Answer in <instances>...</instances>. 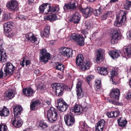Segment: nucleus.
Listing matches in <instances>:
<instances>
[{
	"label": "nucleus",
	"instance_id": "nucleus-44",
	"mask_svg": "<svg viewBox=\"0 0 131 131\" xmlns=\"http://www.w3.org/2000/svg\"><path fill=\"white\" fill-rule=\"evenodd\" d=\"M50 32L48 31L44 30L42 32V34L43 36L46 37H47L49 36Z\"/></svg>",
	"mask_w": 131,
	"mask_h": 131
},
{
	"label": "nucleus",
	"instance_id": "nucleus-38",
	"mask_svg": "<svg viewBox=\"0 0 131 131\" xmlns=\"http://www.w3.org/2000/svg\"><path fill=\"white\" fill-rule=\"evenodd\" d=\"M85 26L87 29H90L92 26V24L91 21L87 20L85 21Z\"/></svg>",
	"mask_w": 131,
	"mask_h": 131
},
{
	"label": "nucleus",
	"instance_id": "nucleus-35",
	"mask_svg": "<svg viewBox=\"0 0 131 131\" xmlns=\"http://www.w3.org/2000/svg\"><path fill=\"white\" fill-rule=\"evenodd\" d=\"M124 5L125 9L128 10L131 7V2L126 0L124 2Z\"/></svg>",
	"mask_w": 131,
	"mask_h": 131
},
{
	"label": "nucleus",
	"instance_id": "nucleus-8",
	"mask_svg": "<svg viewBox=\"0 0 131 131\" xmlns=\"http://www.w3.org/2000/svg\"><path fill=\"white\" fill-rule=\"evenodd\" d=\"M126 13L124 12L123 15L121 16L118 15L116 16V19L114 22V26L119 27L123 23L126 19Z\"/></svg>",
	"mask_w": 131,
	"mask_h": 131
},
{
	"label": "nucleus",
	"instance_id": "nucleus-56",
	"mask_svg": "<svg viewBox=\"0 0 131 131\" xmlns=\"http://www.w3.org/2000/svg\"><path fill=\"white\" fill-rule=\"evenodd\" d=\"M83 110L84 111H86L88 108V107L87 106L86 104H85V105L84 106H83Z\"/></svg>",
	"mask_w": 131,
	"mask_h": 131
},
{
	"label": "nucleus",
	"instance_id": "nucleus-43",
	"mask_svg": "<svg viewBox=\"0 0 131 131\" xmlns=\"http://www.w3.org/2000/svg\"><path fill=\"white\" fill-rule=\"evenodd\" d=\"M7 127L4 124H1L0 125V131H6Z\"/></svg>",
	"mask_w": 131,
	"mask_h": 131
},
{
	"label": "nucleus",
	"instance_id": "nucleus-3",
	"mask_svg": "<svg viewBox=\"0 0 131 131\" xmlns=\"http://www.w3.org/2000/svg\"><path fill=\"white\" fill-rule=\"evenodd\" d=\"M57 111L54 108L51 107L47 111V118L50 123L56 121L58 118Z\"/></svg>",
	"mask_w": 131,
	"mask_h": 131
},
{
	"label": "nucleus",
	"instance_id": "nucleus-15",
	"mask_svg": "<svg viewBox=\"0 0 131 131\" xmlns=\"http://www.w3.org/2000/svg\"><path fill=\"white\" fill-rule=\"evenodd\" d=\"M120 95L119 90L117 88L113 89L111 90L110 93L111 98L118 100L119 99Z\"/></svg>",
	"mask_w": 131,
	"mask_h": 131
},
{
	"label": "nucleus",
	"instance_id": "nucleus-53",
	"mask_svg": "<svg viewBox=\"0 0 131 131\" xmlns=\"http://www.w3.org/2000/svg\"><path fill=\"white\" fill-rule=\"evenodd\" d=\"M126 98L127 99H129L131 98V91H129L127 94Z\"/></svg>",
	"mask_w": 131,
	"mask_h": 131
},
{
	"label": "nucleus",
	"instance_id": "nucleus-34",
	"mask_svg": "<svg viewBox=\"0 0 131 131\" xmlns=\"http://www.w3.org/2000/svg\"><path fill=\"white\" fill-rule=\"evenodd\" d=\"M56 69L62 71L64 69V65L62 64L57 62L56 63Z\"/></svg>",
	"mask_w": 131,
	"mask_h": 131
},
{
	"label": "nucleus",
	"instance_id": "nucleus-11",
	"mask_svg": "<svg viewBox=\"0 0 131 131\" xmlns=\"http://www.w3.org/2000/svg\"><path fill=\"white\" fill-rule=\"evenodd\" d=\"M3 41L0 39V62L5 63L6 62L7 56L5 50L2 49Z\"/></svg>",
	"mask_w": 131,
	"mask_h": 131
},
{
	"label": "nucleus",
	"instance_id": "nucleus-40",
	"mask_svg": "<svg viewBox=\"0 0 131 131\" xmlns=\"http://www.w3.org/2000/svg\"><path fill=\"white\" fill-rule=\"evenodd\" d=\"M39 125L41 127V129L46 130V128L48 127L46 123L43 122H41L40 123Z\"/></svg>",
	"mask_w": 131,
	"mask_h": 131
},
{
	"label": "nucleus",
	"instance_id": "nucleus-10",
	"mask_svg": "<svg viewBox=\"0 0 131 131\" xmlns=\"http://www.w3.org/2000/svg\"><path fill=\"white\" fill-rule=\"evenodd\" d=\"M64 118L66 124L68 126H71L75 123V118L73 115L67 114L65 115Z\"/></svg>",
	"mask_w": 131,
	"mask_h": 131
},
{
	"label": "nucleus",
	"instance_id": "nucleus-59",
	"mask_svg": "<svg viewBox=\"0 0 131 131\" xmlns=\"http://www.w3.org/2000/svg\"><path fill=\"white\" fill-rule=\"evenodd\" d=\"M34 73H35V74H39V73L40 71L38 70L37 69V70H35L34 71Z\"/></svg>",
	"mask_w": 131,
	"mask_h": 131
},
{
	"label": "nucleus",
	"instance_id": "nucleus-5",
	"mask_svg": "<svg viewBox=\"0 0 131 131\" xmlns=\"http://www.w3.org/2000/svg\"><path fill=\"white\" fill-rule=\"evenodd\" d=\"M71 39L73 41H76L78 45H83L84 43V39L81 35L73 34L71 35Z\"/></svg>",
	"mask_w": 131,
	"mask_h": 131
},
{
	"label": "nucleus",
	"instance_id": "nucleus-12",
	"mask_svg": "<svg viewBox=\"0 0 131 131\" xmlns=\"http://www.w3.org/2000/svg\"><path fill=\"white\" fill-rule=\"evenodd\" d=\"M6 6L8 9L13 11L17 10L18 8V3L15 0L10 1L7 4Z\"/></svg>",
	"mask_w": 131,
	"mask_h": 131
},
{
	"label": "nucleus",
	"instance_id": "nucleus-28",
	"mask_svg": "<svg viewBox=\"0 0 131 131\" xmlns=\"http://www.w3.org/2000/svg\"><path fill=\"white\" fill-rule=\"evenodd\" d=\"M9 114V110L5 106H4L3 108L0 111V115L1 116H7Z\"/></svg>",
	"mask_w": 131,
	"mask_h": 131
},
{
	"label": "nucleus",
	"instance_id": "nucleus-62",
	"mask_svg": "<svg viewBox=\"0 0 131 131\" xmlns=\"http://www.w3.org/2000/svg\"><path fill=\"white\" fill-rule=\"evenodd\" d=\"M118 0H111L110 1V2L111 3H115L118 2Z\"/></svg>",
	"mask_w": 131,
	"mask_h": 131
},
{
	"label": "nucleus",
	"instance_id": "nucleus-54",
	"mask_svg": "<svg viewBox=\"0 0 131 131\" xmlns=\"http://www.w3.org/2000/svg\"><path fill=\"white\" fill-rule=\"evenodd\" d=\"M82 126L85 129H88L89 128V126H88L84 122L83 123Z\"/></svg>",
	"mask_w": 131,
	"mask_h": 131
},
{
	"label": "nucleus",
	"instance_id": "nucleus-2",
	"mask_svg": "<svg viewBox=\"0 0 131 131\" xmlns=\"http://www.w3.org/2000/svg\"><path fill=\"white\" fill-rule=\"evenodd\" d=\"M52 86L53 89H55L56 94L59 96H61L63 94L64 90L68 89V87L64 84L56 83L52 84Z\"/></svg>",
	"mask_w": 131,
	"mask_h": 131
},
{
	"label": "nucleus",
	"instance_id": "nucleus-50",
	"mask_svg": "<svg viewBox=\"0 0 131 131\" xmlns=\"http://www.w3.org/2000/svg\"><path fill=\"white\" fill-rule=\"evenodd\" d=\"M114 117H116L118 116L120 112L118 110H116L114 111Z\"/></svg>",
	"mask_w": 131,
	"mask_h": 131
},
{
	"label": "nucleus",
	"instance_id": "nucleus-14",
	"mask_svg": "<svg viewBox=\"0 0 131 131\" xmlns=\"http://www.w3.org/2000/svg\"><path fill=\"white\" fill-rule=\"evenodd\" d=\"M50 9V5L47 4H43L39 8L40 13L47 14L49 13Z\"/></svg>",
	"mask_w": 131,
	"mask_h": 131
},
{
	"label": "nucleus",
	"instance_id": "nucleus-22",
	"mask_svg": "<svg viewBox=\"0 0 131 131\" xmlns=\"http://www.w3.org/2000/svg\"><path fill=\"white\" fill-rule=\"evenodd\" d=\"M118 30L116 29H114L112 33V39L111 40V43L114 44L117 43L118 40Z\"/></svg>",
	"mask_w": 131,
	"mask_h": 131
},
{
	"label": "nucleus",
	"instance_id": "nucleus-24",
	"mask_svg": "<svg viewBox=\"0 0 131 131\" xmlns=\"http://www.w3.org/2000/svg\"><path fill=\"white\" fill-rule=\"evenodd\" d=\"M97 51L96 60V61H98L103 58V54H104L105 51L104 50L100 49L97 50Z\"/></svg>",
	"mask_w": 131,
	"mask_h": 131
},
{
	"label": "nucleus",
	"instance_id": "nucleus-9",
	"mask_svg": "<svg viewBox=\"0 0 131 131\" xmlns=\"http://www.w3.org/2000/svg\"><path fill=\"white\" fill-rule=\"evenodd\" d=\"M60 53L65 57H72L73 51L70 48L66 47L62 48L60 49Z\"/></svg>",
	"mask_w": 131,
	"mask_h": 131
},
{
	"label": "nucleus",
	"instance_id": "nucleus-60",
	"mask_svg": "<svg viewBox=\"0 0 131 131\" xmlns=\"http://www.w3.org/2000/svg\"><path fill=\"white\" fill-rule=\"evenodd\" d=\"M48 31L49 32L50 30V27L49 26H47L46 27L44 30H46Z\"/></svg>",
	"mask_w": 131,
	"mask_h": 131
},
{
	"label": "nucleus",
	"instance_id": "nucleus-33",
	"mask_svg": "<svg viewBox=\"0 0 131 131\" xmlns=\"http://www.w3.org/2000/svg\"><path fill=\"white\" fill-rule=\"evenodd\" d=\"M12 25L11 23L10 22H8L5 23L4 26V30L5 32H7L9 30H10V27Z\"/></svg>",
	"mask_w": 131,
	"mask_h": 131
},
{
	"label": "nucleus",
	"instance_id": "nucleus-45",
	"mask_svg": "<svg viewBox=\"0 0 131 131\" xmlns=\"http://www.w3.org/2000/svg\"><path fill=\"white\" fill-rule=\"evenodd\" d=\"M103 127H101L100 126L96 125L95 131H102Z\"/></svg>",
	"mask_w": 131,
	"mask_h": 131
},
{
	"label": "nucleus",
	"instance_id": "nucleus-18",
	"mask_svg": "<svg viewBox=\"0 0 131 131\" xmlns=\"http://www.w3.org/2000/svg\"><path fill=\"white\" fill-rule=\"evenodd\" d=\"M5 68L4 69L8 75L13 74L15 70V67L10 63H7L5 64Z\"/></svg>",
	"mask_w": 131,
	"mask_h": 131
},
{
	"label": "nucleus",
	"instance_id": "nucleus-6",
	"mask_svg": "<svg viewBox=\"0 0 131 131\" xmlns=\"http://www.w3.org/2000/svg\"><path fill=\"white\" fill-rule=\"evenodd\" d=\"M79 10L82 13L84 18H86L91 16L93 13V9L89 6H87L85 8L80 7Z\"/></svg>",
	"mask_w": 131,
	"mask_h": 131
},
{
	"label": "nucleus",
	"instance_id": "nucleus-31",
	"mask_svg": "<svg viewBox=\"0 0 131 131\" xmlns=\"http://www.w3.org/2000/svg\"><path fill=\"white\" fill-rule=\"evenodd\" d=\"M119 51H112L109 53V54L112 58L114 59L117 58L119 56Z\"/></svg>",
	"mask_w": 131,
	"mask_h": 131
},
{
	"label": "nucleus",
	"instance_id": "nucleus-26",
	"mask_svg": "<svg viewBox=\"0 0 131 131\" xmlns=\"http://www.w3.org/2000/svg\"><path fill=\"white\" fill-rule=\"evenodd\" d=\"M123 50L125 54L128 56H131V46H124Z\"/></svg>",
	"mask_w": 131,
	"mask_h": 131
},
{
	"label": "nucleus",
	"instance_id": "nucleus-30",
	"mask_svg": "<svg viewBox=\"0 0 131 131\" xmlns=\"http://www.w3.org/2000/svg\"><path fill=\"white\" fill-rule=\"evenodd\" d=\"M97 69L99 70V73L101 74L104 75H106L108 73L107 69L106 68L101 67L97 68Z\"/></svg>",
	"mask_w": 131,
	"mask_h": 131
},
{
	"label": "nucleus",
	"instance_id": "nucleus-21",
	"mask_svg": "<svg viewBox=\"0 0 131 131\" xmlns=\"http://www.w3.org/2000/svg\"><path fill=\"white\" fill-rule=\"evenodd\" d=\"M34 93V90L31 88H27L23 89V94L26 96L31 97L33 96Z\"/></svg>",
	"mask_w": 131,
	"mask_h": 131
},
{
	"label": "nucleus",
	"instance_id": "nucleus-55",
	"mask_svg": "<svg viewBox=\"0 0 131 131\" xmlns=\"http://www.w3.org/2000/svg\"><path fill=\"white\" fill-rule=\"evenodd\" d=\"M92 75H89L86 78V80L87 81L89 82L92 79Z\"/></svg>",
	"mask_w": 131,
	"mask_h": 131
},
{
	"label": "nucleus",
	"instance_id": "nucleus-39",
	"mask_svg": "<svg viewBox=\"0 0 131 131\" xmlns=\"http://www.w3.org/2000/svg\"><path fill=\"white\" fill-rule=\"evenodd\" d=\"M111 13V12H107L104 13L101 16V20H105L106 19L107 17Z\"/></svg>",
	"mask_w": 131,
	"mask_h": 131
},
{
	"label": "nucleus",
	"instance_id": "nucleus-46",
	"mask_svg": "<svg viewBox=\"0 0 131 131\" xmlns=\"http://www.w3.org/2000/svg\"><path fill=\"white\" fill-rule=\"evenodd\" d=\"M6 33V35L8 37H10L13 35V34L12 31L10 30H9L8 31L5 32Z\"/></svg>",
	"mask_w": 131,
	"mask_h": 131
},
{
	"label": "nucleus",
	"instance_id": "nucleus-41",
	"mask_svg": "<svg viewBox=\"0 0 131 131\" xmlns=\"http://www.w3.org/2000/svg\"><path fill=\"white\" fill-rule=\"evenodd\" d=\"M95 86L96 88L99 89H100L101 86V81L100 80H96L95 81Z\"/></svg>",
	"mask_w": 131,
	"mask_h": 131
},
{
	"label": "nucleus",
	"instance_id": "nucleus-27",
	"mask_svg": "<svg viewBox=\"0 0 131 131\" xmlns=\"http://www.w3.org/2000/svg\"><path fill=\"white\" fill-rule=\"evenodd\" d=\"M40 103L39 100H37L33 102L30 104V107L31 110H36V108H38L40 106Z\"/></svg>",
	"mask_w": 131,
	"mask_h": 131
},
{
	"label": "nucleus",
	"instance_id": "nucleus-57",
	"mask_svg": "<svg viewBox=\"0 0 131 131\" xmlns=\"http://www.w3.org/2000/svg\"><path fill=\"white\" fill-rule=\"evenodd\" d=\"M109 101L111 103H112V104H113L114 105H117V102L114 101L109 100Z\"/></svg>",
	"mask_w": 131,
	"mask_h": 131
},
{
	"label": "nucleus",
	"instance_id": "nucleus-25",
	"mask_svg": "<svg viewBox=\"0 0 131 131\" xmlns=\"http://www.w3.org/2000/svg\"><path fill=\"white\" fill-rule=\"evenodd\" d=\"M13 110L14 116L16 117L20 114L23 109L20 106H18L13 107Z\"/></svg>",
	"mask_w": 131,
	"mask_h": 131
},
{
	"label": "nucleus",
	"instance_id": "nucleus-42",
	"mask_svg": "<svg viewBox=\"0 0 131 131\" xmlns=\"http://www.w3.org/2000/svg\"><path fill=\"white\" fill-rule=\"evenodd\" d=\"M105 121L103 119L100 120L98 123H96V125L98 126H100L101 127H104V125Z\"/></svg>",
	"mask_w": 131,
	"mask_h": 131
},
{
	"label": "nucleus",
	"instance_id": "nucleus-29",
	"mask_svg": "<svg viewBox=\"0 0 131 131\" xmlns=\"http://www.w3.org/2000/svg\"><path fill=\"white\" fill-rule=\"evenodd\" d=\"M118 124L119 126L122 127H124L125 126L127 122L125 119L122 117H120L119 119H118Z\"/></svg>",
	"mask_w": 131,
	"mask_h": 131
},
{
	"label": "nucleus",
	"instance_id": "nucleus-20",
	"mask_svg": "<svg viewBox=\"0 0 131 131\" xmlns=\"http://www.w3.org/2000/svg\"><path fill=\"white\" fill-rule=\"evenodd\" d=\"M12 123L15 127H21L23 124L22 119L19 117H15L14 120L12 121Z\"/></svg>",
	"mask_w": 131,
	"mask_h": 131
},
{
	"label": "nucleus",
	"instance_id": "nucleus-23",
	"mask_svg": "<svg viewBox=\"0 0 131 131\" xmlns=\"http://www.w3.org/2000/svg\"><path fill=\"white\" fill-rule=\"evenodd\" d=\"M15 95L14 91L10 89L5 92V97L6 100H9L13 98Z\"/></svg>",
	"mask_w": 131,
	"mask_h": 131
},
{
	"label": "nucleus",
	"instance_id": "nucleus-51",
	"mask_svg": "<svg viewBox=\"0 0 131 131\" xmlns=\"http://www.w3.org/2000/svg\"><path fill=\"white\" fill-rule=\"evenodd\" d=\"M114 111H111L107 113V116L110 118H112L114 117Z\"/></svg>",
	"mask_w": 131,
	"mask_h": 131
},
{
	"label": "nucleus",
	"instance_id": "nucleus-64",
	"mask_svg": "<svg viewBox=\"0 0 131 131\" xmlns=\"http://www.w3.org/2000/svg\"><path fill=\"white\" fill-rule=\"evenodd\" d=\"M30 62L29 60H27L26 62V66L28 65L30 63Z\"/></svg>",
	"mask_w": 131,
	"mask_h": 131
},
{
	"label": "nucleus",
	"instance_id": "nucleus-52",
	"mask_svg": "<svg viewBox=\"0 0 131 131\" xmlns=\"http://www.w3.org/2000/svg\"><path fill=\"white\" fill-rule=\"evenodd\" d=\"M29 40L32 42H35L37 41V38L33 35V36Z\"/></svg>",
	"mask_w": 131,
	"mask_h": 131
},
{
	"label": "nucleus",
	"instance_id": "nucleus-16",
	"mask_svg": "<svg viewBox=\"0 0 131 131\" xmlns=\"http://www.w3.org/2000/svg\"><path fill=\"white\" fill-rule=\"evenodd\" d=\"M81 83L80 82H78L76 85L77 94L78 98L80 99L84 95V92L81 88Z\"/></svg>",
	"mask_w": 131,
	"mask_h": 131
},
{
	"label": "nucleus",
	"instance_id": "nucleus-37",
	"mask_svg": "<svg viewBox=\"0 0 131 131\" xmlns=\"http://www.w3.org/2000/svg\"><path fill=\"white\" fill-rule=\"evenodd\" d=\"M8 74L7 72L4 69L3 70L2 69L0 70V78H2L3 77H5Z\"/></svg>",
	"mask_w": 131,
	"mask_h": 131
},
{
	"label": "nucleus",
	"instance_id": "nucleus-17",
	"mask_svg": "<svg viewBox=\"0 0 131 131\" xmlns=\"http://www.w3.org/2000/svg\"><path fill=\"white\" fill-rule=\"evenodd\" d=\"M78 3L75 2L72 3L65 4L64 6L63 9L64 11H67L68 10H74L76 9Z\"/></svg>",
	"mask_w": 131,
	"mask_h": 131
},
{
	"label": "nucleus",
	"instance_id": "nucleus-47",
	"mask_svg": "<svg viewBox=\"0 0 131 131\" xmlns=\"http://www.w3.org/2000/svg\"><path fill=\"white\" fill-rule=\"evenodd\" d=\"M33 35V34L31 33H28L26 35V39H27V40H29Z\"/></svg>",
	"mask_w": 131,
	"mask_h": 131
},
{
	"label": "nucleus",
	"instance_id": "nucleus-48",
	"mask_svg": "<svg viewBox=\"0 0 131 131\" xmlns=\"http://www.w3.org/2000/svg\"><path fill=\"white\" fill-rule=\"evenodd\" d=\"M57 8L56 7H54L52 9L50 7V11L49 12L52 13V12H57L58 11V10H57Z\"/></svg>",
	"mask_w": 131,
	"mask_h": 131
},
{
	"label": "nucleus",
	"instance_id": "nucleus-49",
	"mask_svg": "<svg viewBox=\"0 0 131 131\" xmlns=\"http://www.w3.org/2000/svg\"><path fill=\"white\" fill-rule=\"evenodd\" d=\"M50 18L51 20L54 21L57 19V16L55 14L52 15L50 16Z\"/></svg>",
	"mask_w": 131,
	"mask_h": 131
},
{
	"label": "nucleus",
	"instance_id": "nucleus-4",
	"mask_svg": "<svg viewBox=\"0 0 131 131\" xmlns=\"http://www.w3.org/2000/svg\"><path fill=\"white\" fill-rule=\"evenodd\" d=\"M39 57L40 61L46 63L48 62V60H50L51 56L47 52L45 49H42L40 52Z\"/></svg>",
	"mask_w": 131,
	"mask_h": 131
},
{
	"label": "nucleus",
	"instance_id": "nucleus-58",
	"mask_svg": "<svg viewBox=\"0 0 131 131\" xmlns=\"http://www.w3.org/2000/svg\"><path fill=\"white\" fill-rule=\"evenodd\" d=\"M18 18L19 19L21 20L25 19V17L23 15H20L19 16Z\"/></svg>",
	"mask_w": 131,
	"mask_h": 131
},
{
	"label": "nucleus",
	"instance_id": "nucleus-36",
	"mask_svg": "<svg viewBox=\"0 0 131 131\" xmlns=\"http://www.w3.org/2000/svg\"><path fill=\"white\" fill-rule=\"evenodd\" d=\"M117 74V72L114 70H112L110 72V74L109 76L110 77V81H111L112 84L114 83L113 78Z\"/></svg>",
	"mask_w": 131,
	"mask_h": 131
},
{
	"label": "nucleus",
	"instance_id": "nucleus-63",
	"mask_svg": "<svg viewBox=\"0 0 131 131\" xmlns=\"http://www.w3.org/2000/svg\"><path fill=\"white\" fill-rule=\"evenodd\" d=\"M25 61L23 60L22 62L20 63V65L24 67V66Z\"/></svg>",
	"mask_w": 131,
	"mask_h": 131
},
{
	"label": "nucleus",
	"instance_id": "nucleus-32",
	"mask_svg": "<svg viewBox=\"0 0 131 131\" xmlns=\"http://www.w3.org/2000/svg\"><path fill=\"white\" fill-rule=\"evenodd\" d=\"M103 10V6H101L98 9L93 10V13L95 16H98L102 13Z\"/></svg>",
	"mask_w": 131,
	"mask_h": 131
},
{
	"label": "nucleus",
	"instance_id": "nucleus-13",
	"mask_svg": "<svg viewBox=\"0 0 131 131\" xmlns=\"http://www.w3.org/2000/svg\"><path fill=\"white\" fill-rule=\"evenodd\" d=\"M81 15L78 12H75L73 14L69 19L70 21L74 24H77L80 20Z\"/></svg>",
	"mask_w": 131,
	"mask_h": 131
},
{
	"label": "nucleus",
	"instance_id": "nucleus-19",
	"mask_svg": "<svg viewBox=\"0 0 131 131\" xmlns=\"http://www.w3.org/2000/svg\"><path fill=\"white\" fill-rule=\"evenodd\" d=\"M83 111L82 107L79 105H75L74 108H71L70 110V112L73 114V112L74 113H77L78 115H80Z\"/></svg>",
	"mask_w": 131,
	"mask_h": 131
},
{
	"label": "nucleus",
	"instance_id": "nucleus-1",
	"mask_svg": "<svg viewBox=\"0 0 131 131\" xmlns=\"http://www.w3.org/2000/svg\"><path fill=\"white\" fill-rule=\"evenodd\" d=\"M83 57L82 54H79L76 58V62L78 66H80V68L83 71L87 70L89 69L91 66V63L89 61L83 62Z\"/></svg>",
	"mask_w": 131,
	"mask_h": 131
},
{
	"label": "nucleus",
	"instance_id": "nucleus-7",
	"mask_svg": "<svg viewBox=\"0 0 131 131\" xmlns=\"http://www.w3.org/2000/svg\"><path fill=\"white\" fill-rule=\"evenodd\" d=\"M58 104L57 108L61 112H65L68 109L69 105L62 99L58 100Z\"/></svg>",
	"mask_w": 131,
	"mask_h": 131
},
{
	"label": "nucleus",
	"instance_id": "nucleus-61",
	"mask_svg": "<svg viewBox=\"0 0 131 131\" xmlns=\"http://www.w3.org/2000/svg\"><path fill=\"white\" fill-rule=\"evenodd\" d=\"M35 0H28V2L29 4H30L31 3H34V2Z\"/></svg>",
	"mask_w": 131,
	"mask_h": 131
}]
</instances>
